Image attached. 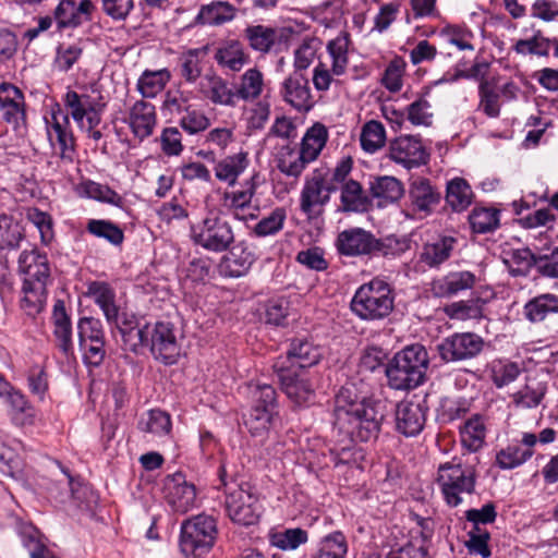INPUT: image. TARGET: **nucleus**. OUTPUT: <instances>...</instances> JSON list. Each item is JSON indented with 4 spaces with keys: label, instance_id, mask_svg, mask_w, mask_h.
<instances>
[{
    "label": "nucleus",
    "instance_id": "obj_16",
    "mask_svg": "<svg viewBox=\"0 0 558 558\" xmlns=\"http://www.w3.org/2000/svg\"><path fill=\"white\" fill-rule=\"evenodd\" d=\"M163 490L168 505L175 513L185 514L199 505L196 486L182 472L168 475Z\"/></svg>",
    "mask_w": 558,
    "mask_h": 558
},
{
    "label": "nucleus",
    "instance_id": "obj_51",
    "mask_svg": "<svg viewBox=\"0 0 558 558\" xmlns=\"http://www.w3.org/2000/svg\"><path fill=\"white\" fill-rule=\"evenodd\" d=\"M348 553V542L341 532H333L320 539L312 558H344Z\"/></svg>",
    "mask_w": 558,
    "mask_h": 558
},
{
    "label": "nucleus",
    "instance_id": "obj_45",
    "mask_svg": "<svg viewBox=\"0 0 558 558\" xmlns=\"http://www.w3.org/2000/svg\"><path fill=\"white\" fill-rule=\"evenodd\" d=\"M328 140V130L322 123H315L304 134L300 151L313 162L316 160L325 147Z\"/></svg>",
    "mask_w": 558,
    "mask_h": 558
},
{
    "label": "nucleus",
    "instance_id": "obj_47",
    "mask_svg": "<svg viewBox=\"0 0 558 558\" xmlns=\"http://www.w3.org/2000/svg\"><path fill=\"white\" fill-rule=\"evenodd\" d=\"M386 129L377 120L365 122L360 133V144L367 154H375L386 145Z\"/></svg>",
    "mask_w": 558,
    "mask_h": 558
},
{
    "label": "nucleus",
    "instance_id": "obj_54",
    "mask_svg": "<svg viewBox=\"0 0 558 558\" xmlns=\"http://www.w3.org/2000/svg\"><path fill=\"white\" fill-rule=\"evenodd\" d=\"M86 230L92 235L104 239L112 245H120L124 240L122 229L110 220L89 219Z\"/></svg>",
    "mask_w": 558,
    "mask_h": 558
},
{
    "label": "nucleus",
    "instance_id": "obj_63",
    "mask_svg": "<svg viewBox=\"0 0 558 558\" xmlns=\"http://www.w3.org/2000/svg\"><path fill=\"white\" fill-rule=\"evenodd\" d=\"M478 96V110L489 118H497L500 113L499 94L488 81L480 83Z\"/></svg>",
    "mask_w": 558,
    "mask_h": 558
},
{
    "label": "nucleus",
    "instance_id": "obj_3",
    "mask_svg": "<svg viewBox=\"0 0 558 558\" xmlns=\"http://www.w3.org/2000/svg\"><path fill=\"white\" fill-rule=\"evenodd\" d=\"M123 340L136 351L140 345H149L154 357L165 365L175 364L181 355V336L170 322L146 324L142 328H120Z\"/></svg>",
    "mask_w": 558,
    "mask_h": 558
},
{
    "label": "nucleus",
    "instance_id": "obj_57",
    "mask_svg": "<svg viewBox=\"0 0 558 558\" xmlns=\"http://www.w3.org/2000/svg\"><path fill=\"white\" fill-rule=\"evenodd\" d=\"M308 163L311 161L299 149L286 148L281 151L278 168L283 174L298 178Z\"/></svg>",
    "mask_w": 558,
    "mask_h": 558
},
{
    "label": "nucleus",
    "instance_id": "obj_40",
    "mask_svg": "<svg viewBox=\"0 0 558 558\" xmlns=\"http://www.w3.org/2000/svg\"><path fill=\"white\" fill-rule=\"evenodd\" d=\"M137 427L141 432L155 438H162L171 433V416L166 411L153 409L141 416Z\"/></svg>",
    "mask_w": 558,
    "mask_h": 558
},
{
    "label": "nucleus",
    "instance_id": "obj_19",
    "mask_svg": "<svg viewBox=\"0 0 558 558\" xmlns=\"http://www.w3.org/2000/svg\"><path fill=\"white\" fill-rule=\"evenodd\" d=\"M282 100L300 113L308 112L315 105L310 82L301 72L293 71L280 85Z\"/></svg>",
    "mask_w": 558,
    "mask_h": 558
},
{
    "label": "nucleus",
    "instance_id": "obj_14",
    "mask_svg": "<svg viewBox=\"0 0 558 558\" xmlns=\"http://www.w3.org/2000/svg\"><path fill=\"white\" fill-rule=\"evenodd\" d=\"M259 184L258 173L245 180L241 189L223 191L220 197V210L238 220L254 219L256 206L253 198Z\"/></svg>",
    "mask_w": 558,
    "mask_h": 558
},
{
    "label": "nucleus",
    "instance_id": "obj_60",
    "mask_svg": "<svg viewBox=\"0 0 558 558\" xmlns=\"http://www.w3.org/2000/svg\"><path fill=\"white\" fill-rule=\"evenodd\" d=\"M405 111L408 121L415 126H429L433 123V107L425 96L411 102Z\"/></svg>",
    "mask_w": 558,
    "mask_h": 558
},
{
    "label": "nucleus",
    "instance_id": "obj_34",
    "mask_svg": "<svg viewBox=\"0 0 558 558\" xmlns=\"http://www.w3.org/2000/svg\"><path fill=\"white\" fill-rule=\"evenodd\" d=\"M460 442L469 452H477L485 445L487 425L484 416L474 414L459 427Z\"/></svg>",
    "mask_w": 558,
    "mask_h": 558
},
{
    "label": "nucleus",
    "instance_id": "obj_13",
    "mask_svg": "<svg viewBox=\"0 0 558 558\" xmlns=\"http://www.w3.org/2000/svg\"><path fill=\"white\" fill-rule=\"evenodd\" d=\"M0 118L17 135L27 130V105L24 93L11 83L0 84Z\"/></svg>",
    "mask_w": 558,
    "mask_h": 558
},
{
    "label": "nucleus",
    "instance_id": "obj_8",
    "mask_svg": "<svg viewBox=\"0 0 558 558\" xmlns=\"http://www.w3.org/2000/svg\"><path fill=\"white\" fill-rule=\"evenodd\" d=\"M436 483L442 494L444 500L450 507H458L463 502L465 495L470 496L475 490L476 471L471 465H464L459 460L438 466Z\"/></svg>",
    "mask_w": 558,
    "mask_h": 558
},
{
    "label": "nucleus",
    "instance_id": "obj_18",
    "mask_svg": "<svg viewBox=\"0 0 558 558\" xmlns=\"http://www.w3.org/2000/svg\"><path fill=\"white\" fill-rule=\"evenodd\" d=\"M483 344V339L473 332H457L445 338L437 350L445 362H458L476 356Z\"/></svg>",
    "mask_w": 558,
    "mask_h": 558
},
{
    "label": "nucleus",
    "instance_id": "obj_21",
    "mask_svg": "<svg viewBox=\"0 0 558 558\" xmlns=\"http://www.w3.org/2000/svg\"><path fill=\"white\" fill-rule=\"evenodd\" d=\"M283 362L274 364L275 371L287 397L296 405H310L315 400V389L310 378L304 374H296L286 369Z\"/></svg>",
    "mask_w": 558,
    "mask_h": 558
},
{
    "label": "nucleus",
    "instance_id": "obj_17",
    "mask_svg": "<svg viewBox=\"0 0 558 558\" xmlns=\"http://www.w3.org/2000/svg\"><path fill=\"white\" fill-rule=\"evenodd\" d=\"M47 135L53 153L63 161L72 162L75 155V140L68 114L58 106L47 120Z\"/></svg>",
    "mask_w": 558,
    "mask_h": 558
},
{
    "label": "nucleus",
    "instance_id": "obj_7",
    "mask_svg": "<svg viewBox=\"0 0 558 558\" xmlns=\"http://www.w3.org/2000/svg\"><path fill=\"white\" fill-rule=\"evenodd\" d=\"M219 480L225 493V509L228 517L238 524L252 525L258 521L259 508L257 497L250 487L228 480L223 464L219 468Z\"/></svg>",
    "mask_w": 558,
    "mask_h": 558
},
{
    "label": "nucleus",
    "instance_id": "obj_26",
    "mask_svg": "<svg viewBox=\"0 0 558 558\" xmlns=\"http://www.w3.org/2000/svg\"><path fill=\"white\" fill-rule=\"evenodd\" d=\"M440 198V193L428 179L415 178L410 183L409 199L415 213L428 216L439 204Z\"/></svg>",
    "mask_w": 558,
    "mask_h": 558
},
{
    "label": "nucleus",
    "instance_id": "obj_32",
    "mask_svg": "<svg viewBox=\"0 0 558 558\" xmlns=\"http://www.w3.org/2000/svg\"><path fill=\"white\" fill-rule=\"evenodd\" d=\"M255 260V254L251 250L236 246L221 258L219 271L225 277L239 278L248 272Z\"/></svg>",
    "mask_w": 558,
    "mask_h": 558
},
{
    "label": "nucleus",
    "instance_id": "obj_56",
    "mask_svg": "<svg viewBox=\"0 0 558 558\" xmlns=\"http://www.w3.org/2000/svg\"><path fill=\"white\" fill-rule=\"evenodd\" d=\"M474 232H492L499 226V211L494 208L475 207L469 216Z\"/></svg>",
    "mask_w": 558,
    "mask_h": 558
},
{
    "label": "nucleus",
    "instance_id": "obj_6",
    "mask_svg": "<svg viewBox=\"0 0 558 558\" xmlns=\"http://www.w3.org/2000/svg\"><path fill=\"white\" fill-rule=\"evenodd\" d=\"M251 409L244 415V425L253 437L266 438L278 415L276 390L268 384L247 385Z\"/></svg>",
    "mask_w": 558,
    "mask_h": 558
},
{
    "label": "nucleus",
    "instance_id": "obj_55",
    "mask_svg": "<svg viewBox=\"0 0 558 558\" xmlns=\"http://www.w3.org/2000/svg\"><path fill=\"white\" fill-rule=\"evenodd\" d=\"M371 193L375 198L383 199L386 203L398 201L403 189L399 180L393 177H380L371 183Z\"/></svg>",
    "mask_w": 558,
    "mask_h": 558
},
{
    "label": "nucleus",
    "instance_id": "obj_37",
    "mask_svg": "<svg viewBox=\"0 0 558 558\" xmlns=\"http://www.w3.org/2000/svg\"><path fill=\"white\" fill-rule=\"evenodd\" d=\"M340 182V209L342 211L361 213L367 209L368 199L360 182L348 179Z\"/></svg>",
    "mask_w": 558,
    "mask_h": 558
},
{
    "label": "nucleus",
    "instance_id": "obj_24",
    "mask_svg": "<svg viewBox=\"0 0 558 558\" xmlns=\"http://www.w3.org/2000/svg\"><path fill=\"white\" fill-rule=\"evenodd\" d=\"M126 123L134 137L148 138L157 125L156 107L145 99L136 100L128 110Z\"/></svg>",
    "mask_w": 558,
    "mask_h": 558
},
{
    "label": "nucleus",
    "instance_id": "obj_50",
    "mask_svg": "<svg viewBox=\"0 0 558 558\" xmlns=\"http://www.w3.org/2000/svg\"><path fill=\"white\" fill-rule=\"evenodd\" d=\"M264 90V75L257 68L246 70L235 89L238 98L245 101L257 99Z\"/></svg>",
    "mask_w": 558,
    "mask_h": 558
},
{
    "label": "nucleus",
    "instance_id": "obj_10",
    "mask_svg": "<svg viewBox=\"0 0 558 558\" xmlns=\"http://www.w3.org/2000/svg\"><path fill=\"white\" fill-rule=\"evenodd\" d=\"M556 439L557 430L551 427H546L537 434L523 432L519 438L512 439L496 451L495 465L501 470L517 469L534 456L537 445H549Z\"/></svg>",
    "mask_w": 558,
    "mask_h": 558
},
{
    "label": "nucleus",
    "instance_id": "obj_58",
    "mask_svg": "<svg viewBox=\"0 0 558 558\" xmlns=\"http://www.w3.org/2000/svg\"><path fill=\"white\" fill-rule=\"evenodd\" d=\"M410 247L411 241L405 236L388 235L380 239L375 236L373 255L397 257L409 251Z\"/></svg>",
    "mask_w": 558,
    "mask_h": 558
},
{
    "label": "nucleus",
    "instance_id": "obj_53",
    "mask_svg": "<svg viewBox=\"0 0 558 558\" xmlns=\"http://www.w3.org/2000/svg\"><path fill=\"white\" fill-rule=\"evenodd\" d=\"M20 535L23 545L28 549L31 558H56V556L45 546L43 535L32 524H22Z\"/></svg>",
    "mask_w": 558,
    "mask_h": 558
},
{
    "label": "nucleus",
    "instance_id": "obj_41",
    "mask_svg": "<svg viewBox=\"0 0 558 558\" xmlns=\"http://www.w3.org/2000/svg\"><path fill=\"white\" fill-rule=\"evenodd\" d=\"M523 312L529 322H543L547 316L558 313V295L554 293L536 295L524 305Z\"/></svg>",
    "mask_w": 558,
    "mask_h": 558
},
{
    "label": "nucleus",
    "instance_id": "obj_39",
    "mask_svg": "<svg viewBox=\"0 0 558 558\" xmlns=\"http://www.w3.org/2000/svg\"><path fill=\"white\" fill-rule=\"evenodd\" d=\"M0 397L11 407L13 421L20 425L32 424L34 421V411L25 397L15 390H12L8 383L0 385Z\"/></svg>",
    "mask_w": 558,
    "mask_h": 558
},
{
    "label": "nucleus",
    "instance_id": "obj_4",
    "mask_svg": "<svg viewBox=\"0 0 558 558\" xmlns=\"http://www.w3.org/2000/svg\"><path fill=\"white\" fill-rule=\"evenodd\" d=\"M428 354L421 344L405 347L386 366L388 385L395 390H411L425 380Z\"/></svg>",
    "mask_w": 558,
    "mask_h": 558
},
{
    "label": "nucleus",
    "instance_id": "obj_48",
    "mask_svg": "<svg viewBox=\"0 0 558 558\" xmlns=\"http://www.w3.org/2000/svg\"><path fill=\"white\" fill-rule=\"evenodd\" d=\"M77 191L81 196L107 203L119 208H122L124 205L123 197L106 184L87 180L78 185Z\"/></svg>",
    "mask_w": 558,
    "mask_h": 558
},
{
    "label": "nucleus",
    "instance_id": "obj_42",
    "mask_svg": "<svg viewBox=\"0 0 558 558\" xmlns=\"http://www.w3.org/2000/svg\"><path fill=\"white\" fill-rule=\"evenodd\" d=\"M171 80L168 69L145 70L137 80L136 89L143 98H155Z\"/></svg>",
    "mask_w": 558,
    "mask_h": 558
},
{
    "label": "nucleus",
    "instance_id": "obj_28",
    "mask_svg": "<svg viewBox=\"0 0 558 558\" xmlns=\"http://www.w3.org/2000/svg\"><path fill=\"white\" fill-rule=\"evenodd\" d=\"M214 59L226 73L240 72L250 62L243 44L236 39L221 43L215 51Z\"/></svg>",
    "mask_w": 558,
    "mask_h": 558
},
{
    "label": "nucleus",
    "instance_id": "obj_23",
    "mask_svg": "<svg viewBox=\"0 0 558 558\" xmlns=\"http://www.w3.org/2000/svg\"><path fill=\"white\" fill-rule=\"evenodd\" d=\"M375 235L363 228L354 227L341 231L336 239L340 255L356 257L373 255Z\"/></svg>",
    "mask_w": 558,
    "mask_h": 558
},
{
    "label": "nucleus",
    "instance_id": "obj_46",
    "mask_svg": "<svg viewBox=\"0 0 558 558\" xmlns=\"http://www.w3.org/2000/svg\"><path fill=\"white\" fill-rule=\"evenodd\" d=\"M350 35L341 32L336 38L327 44V51L331 58V71L336 76L343 75L349 64Z\"/></svg>",
    "mask_w": 558,
    "mask_h": 558
},
{
    "label": "nucleus",
    "instance_id": "obj_36",
    "mask_svg": "<svg viewBox=\"0 0 558 558\" xmlns=\"http://www.w3.org/2000/svg\"><path fill=\"white\" fill-rule=\"evenodd\" d=\"M52 323L57 347L65 356H69L73 353L72 326L61 301H58L53 306Z\"/></svg>",
    "mask_w": 558,
    "mask_h": 558
},
{
    "label": "nucleus",
    "instance_id": "obj_35",
    "mask_svg": "<svg viewBox=\"0 0 558 558\" xmlns=\"http://www.w3.org/2000/svg\"><path fill=\"white\" fill-rule=\"evenodd\" d=\"M323 356V350L307 339L292 340L287 352V357L291 366L300 368L312 367L316 365Z\"/></svg>",
    "mask_w": 558,
    "mask_h": 558
},
{
    "label": "nucleus",
    "instance_id": "obj_44",
    "mask_svg": "<svg viewBox=\"0 0 558 558\" xmlns=\"http://www.w3.org/2000/svg\"><path fill=\"white\" fill-rule=\"evenodd\" d=\"M207 84L203 93L207 99L215 105L234 107L236 94L220 76L213 75L206 77Z\"/></svg>",
    "mask_w": 558,
    "mask_h": 558
},
{
    "label": "nucleus",
    "instance_id": "obj_31",
    "mask_svg": "<svg viewBox=\"0 0 558 558\" xmlns=\"http://www.w3.org/2000/svg\"><path fill=\"white\" fill-rule=\"evenodd\" d=\"M476 277L473 272L452 271L432 282V292L438 298H449L457 293L471 289L475 284Z\"/></svg>",
    "mask_w": 558,
    "mask_h": 558
},
{
    "label": "nucleus",
    "instance_id": "obj_15",
    "mask_svg": "<svg viewBox=\"0 0 558 558\" xmlns=\"http://www.w3.org/2000/svg\"><path fill=\"white\" fill-rule=\"evenodd\" d=\"M293 32L287 27L267 25H248L244 29V38L250 48L260 53L281 52L289 46Z\"/></svg>",
    "mask_w": 558,
    "mask_h": 558
},
{
    "label": "nucleus",
    "instance_id": "obj_5",
    "mask_svg": "<svg viewBox=\"0 0 558 558\" xmlns=\"http://www.w3.org/2000/svg\"><path fill=\"white\" fill-rule=\"evenodd\" d=\"M393 308V291L389 283L378 278L362 284L351 300L352 312L366 322L384 320Z\"/></svg>",
    "mask_w": 558,
    "mask_h": 558
},
{
    "label": "nucleus",
    "instance_id": "obj_38",
    "mask_svg": "<svg viewBox=\"0 0 558 558\" xmlns=\"http://www.w3.org/2000/svg\"><path fill=\"white\" fill-rule=\"evenodd\" d=\"M250 165V159L246 153L240 151L238 154L227 156L216 162L214 171L217 180L234 185L239 177L246 170Z\"/></svg>",
    "mask_w": 558,
    "mask_h": 558
},
{
    "label": "nucleus",
    "instance_id": "obj_52",
    "mask_svg": "<svg viewBox=\"0 0 558 558\" xmlns=\"http://www.w3.org/2000/svg\"><path fill=\"white\" fill-rule=\"evenodd\" d=\"M235 16V8L228 2H213L204 5L198 14V19L203 24L221 25L230 22Z\"/></svg>",
    "mask_w": 558,
    "mask_h": 558
},
{
    "label": "nucleus",
    "instance_id": "obj_33",
    "mask_svg": "<svg viewBox=\"0 0 558 558\" xmlns=\"http://www.w3.org/2000/svg\"><path fill=\"white\" fill-rule=\"evenodd\" d=\"M456 244L457 239L449 235L433 239L423 245L420 262L429 268H438L450 258Z\"/></svg>",
    "mask_w": 558,
    "mask_h": 558
},
{
    "label": "nucleus",
    "instance_id": "obj_64",
    "mask_svg": "<svg viewBox=\"0 0 558 558\" xmlns=\"http://www.w3.org/2000/svg\"><path fill=\"white\" fill-rule=\"evenodd\" d=\"M404 72L405 62L401 58L391 60L380 80L383 86L390 93H398L403 86Z\"/></svg>",
    "mask_w": 558,
    "mask_h": 558
},
{
    "label": "nucleus",
    "instance_id": "obj_27",
    "mask_svg": "<svg viewBox=\"0 0 558 558\" xmlns=\"http://www.w3.org/2000/svg\"><path fill=\"white\" fill-rule=\"evenodd\" d=\"M425 424L424 408L413 401H401L396 410L397 430L407 437H413L420 434Z\"/></svg>",
    "mask_w": 558,
    "mask_h": 558
},
{
    "label": "nucleus",
    "instance_id": "obj_29",
    "mask_svg": "<svg viewBox=\"0 0 558 558\" xmlns=\"http://www.w3.org/2000/svg\"><path fill=\"white\" fill-rule=\"evenodd\" d=\"M87 295L100 307L108 324H113L119 329L118 323L119 306L116 301V291L109 283L104 281H93L87 287Z\"/></svg>",
    "mask_w": 558,
    "mask_h": 558
},
{
    "label": "nucleus",
    "instance_id": "obj_49",
    "mask_svg": "<svg viewBox=\"0 0 558 558\" xmlns=\"http://www.w3.org/2000/svg\"><path fill=\"white\" fill-rule=\"evenodd\" d=\"M25 238L24 227L14 217L0 215V248L16 250Z\"/></svg>",
    "mask_w": 558,
    "mask_h": 558
},
{
    "label": "nucleus",
    "instance_id": "obj_61",
    "mask_svg": "<svg viewBox=\"0 0 558 558\" xmlns=\"http://www.w3.org/2000/svg\"><path fill=\"white\" fill-rule=\"evenodd\" d=\"M26 218L38 230L41 244L49 245L54 239L52 217L48 213L33 207L27 209Z\"/></svg>",
    "mask_w": 558,
    "mask_h": 558
},
{
    "label": "nucleus",
    "instance_id": "obj_1",
    "mask_svg": "<svg viewBox=\"0 0 558 558\" xmlns=\"http://www.w3.org/2000/svg\"><path fill=\"white\" fill-rule=\"evenodd\" d=\"M333 427L350 441L366 442L377 438L385 418L384 404L371 398L356 399L343 387L335 399Z\"/></svg>",
    "mask_w": 558,
    "mask_h": 558
},
{
    "label": "nucleus",
    "instance_id": "obj_25",
    "mask_svg": "<svg viewBox=\"0 0 558 558\" xmlns=\"http://www.w3.org/2000/svg\"><path fill=\"white\" fill-rule=\"evenodd\" d=\"M19 269L25 276L24 282L46 287L50 280V265L45 253L37 248L23 251L19 257Z\"/></svg>",
    "mask_w": 558,
    "mask_h": 558
},
{
    "label": "nucleus",
    "instance_id": "obj_20",
    "mask_svg": "<svg viewBox=\"0 0 558 558\" xmlns=\"http://www.w3.org/2000/svg\"><path fill=\"white\" fill-rule=\"evenodd\" d=\"M389 158L407 169L427 163L429 154L420 137L401 135L390 142Z\"/></svg>",
    "mask_w": 558,
    "mask_h": 558
},
{
    "label": "nucleus",
    "instance_id": "obj_9",
    "mask_svg": "<svg viewBox=\"0 0 558 558\" xmlns=\"http://www.w3.org/2000/svg\"><path fill=\"white\" fill-rule=\"evenodd\" d=\"M61 101L68 114L76 123L83 126V122L88 120V124H95L98 116H102L106 101L101 92L96 85H78L76 87H66Z\"/></svg>",
    "mask_w": 558,
    "mask_h": 558
},
{
    "label": "nucleus",
    "instance_id": "obj_22",
    "mask_svg": "<svg viewBox=\"0 0 558 558\" xmlns=\"http://www.w3.org/2000/svg\"><path fill=\"white\" fill-rule=\"evenodd\" d=\"M96 7L92 0H60L53 16L58 27L76 28L93 19Z\"/></svg>",
    "mask_w": 558,
    "mask_h": 558
},
{
    "label": "nucleus",
    "instance_id": "obj_62",
    "mask_svg": "<svg viewBox=\"0 0 558 558\" xmlns=\"http://www.w3.org/2000/svg\"><path fill=\"white\" fill-rule=\"evenodd\" d=\"M504 262L510 267L517 266L512 272L523 274L531 267L536 268L537 253H533L529 247L515 248L504 252Z\"/></svg>",
    "mask_w": 558,
    "mask_h": 558
},
{
    "label": "nucleus",
    "instance_id": "obj_11",
    "mask_svg": "<svg viewBox=\"0 0 558 558\" xmlns=\"http://www.w3.org/2000/svg\"><path fill=\"white\" fill-rule=\"evenodd\" d=\"M190 239L195 246L210 253L227 252L234 242L232 226L218 214L208 211L190 227Z\"/></svg>",
    "mask_w": 558,
    "mask_h": 558
},
{
    "label": "nucleus",
    "instance_id": "obj_30",
    "mask_svg": "<svg viewBox=\"0 0 558 558\" xmlns=\"http://www.w3.org/2000/svg\"><path fill=\"white\" fill-rule=\"evenodd\" d=\"M547 392V385L534 377L510 395V404L515 410H531L537 408Z\"/></svg>",
    "mask_w": 558,
    "mask_h": 558
},
{
    "label": "nucleus",
    "instance_id": "obj_2",
    "mask_svg": "<svg viewBox=\"0 0 558 558\" xmlns=\"http://www.w3.org/2000/svg\"><path fill=\"white\" fill-rule=\"evenodd\" d=\"M350 157L339 160L333 169L317 167L304 179L300 193V210L310 219L319 217L330 202L331 194L339 190V184L352 171Z\"/></svg>",
    "mask_w": 558,
    "mask_h": 558
},
{
    "label": "nucleus",
    "instance_id": "obj_12",
    "mask_svg": "<svg viewBox=\"0 0 558 558\" xmlns=\"http://www.w3.org/2000/svg\"><path fill=\"white\" fill-rule=\"evenodd\" d=\"M217 526L214 518L196 515L181 526L180 548L185 556L202 557L214 546Z\"/></svg>",
    "mask_w": 558,
    "mask_h": 558
},
{
    "label": "nucleus",
    "instance_id": "obj_43",
    "mask_svg": "<svg viewBox=\"0 0 558 558\" xmlns=\"http://www.w3.org/2000/svg\"><path fill=\"white\" fill-rule=\"evenodd\" d=\"M473 191L463 178H453L447 183L446 203L457 213L464 211L473 202Z\"/></svg>",
    "mask_w": 558,
    "mask_h": 558
},
{
    "label": "nucleus",
    "instance_id": "obj_59",
    "mask_svg": "<svg viewBox=\"0 0 558 558\" xmlns=\"http://www.w3.org/2000/svg\"><path fill=\"white\" fill-rule=\"evenodd\" d=\"M489 371L490 379L497 388H504L513 383L521 373L517 363L502 360L493 361Z\"/></svg>",
    "mask_w": 558,
    "mask_h": 558
}]
</instances>
